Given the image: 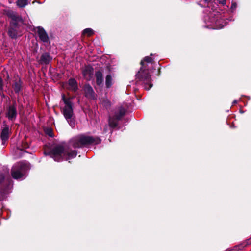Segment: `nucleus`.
Returning a JSON list of instances; mask_svg holds the SVG:
<instances>
[{"instance_id":"1","label":"nucleus","mask_w":251,"mask_h":251,"mask_svg":"<svg viewBox=\"0 0 251 251\" xmlns=\"http://www.w3.org/2000/svg\"><path fill=\"white\" fill-rule=\"evenodd\" d=\"M101 139L98 137L86 136L84 134L78 135L71 139L69 143L68 147L62 146L55 147L50 151V154L55 161H62L63 160H68L74 158L77 155V151L72 150L71 148H79L90 145L100 144Z\"/></svg>"},{"instance_id":"2","label":"nucleus","mask_w":251,"mask_h":251,"mask_svg":"<svg viewBox=\"0 0 251 251\" xmlns=\"http://www.w3.org/2000/svg\"><path fill=\"white\" fill-rule=\"evenodd\" d=\"M197 2L201 7H205L208 8H211L208 15L205 17L206 23L211 28L219 29L226 26L228 21L233 20L232 18H226V14L220 12L216 9H214L213 2L211 0H197Z\"/></svg>"},{"instance_id":"3","label":"nucleus","mask_w":251,"mask_h":251,"mask_svg":"<svg viewBox=\"0 0 251 251\" xmlns=\"http://www.w3.org/2000/svg\"><path fill=\"white\" fill-rule=\"evenodd\" d=\"M153 59L150 56H146L141 61V67L136 74V78L146 90H149L152 86L151 77V71L149 68L152 67Z\"/></svg>"},{"instance_id":"4","label":"nucleus","mask_w":251,"mask_h":251,"mask_svg":"<svg viewBox=\"0 0 251 251\" xmlns=\"http://www.w3.org/2000/svg\"><path fill=\"white\" fill-rule=\"evenodd\" d=\"M62 100L65 104L62 108V112L69 125L72 127H74L75 118L73 109V102L70 98H66L64 95H62Z\"/></svg>"},{"instance_id":"5","label":"nucleus","mask_w":251,"mask_h":251,"mask_svg":"<svg viewBox=\"0 0 251 251\" xmlns=\"http://www.w3.org/2000/svg\"><path fill=\"white\" fill-rule=\"evenodd\" d=\"M29 169L28 162L26 161L17 162L12 168L11 176L15 179H24L26 177L27 172Z\"/></svg>"},{"instance_id":"6","label":"nucleus","mask_w":251,"mask_h":251,"mask_svg":"<svg viewBox=\"0 0 251 251\" xmlns=\"http://www.w3.org/2000/svg\"><path fill=\"white\" fill-rule=\"evenodd\" d=\"M0 201L3 200L11 192L13 182L7 174V176L0 174Z\"/></svg>"},{"instance_id":"7","label":"nucleus","mask_w":251,"mask_h":251,"mask_svg":"<svg viewBox=\"0 0 251 251\" xmlns=\"http://www.w3.org/2000/svg\"><path fill=\"white\" fill-rule=\"evenodd\" d=\"M126 109L122 107H119L114 110L113 113L110 114L109 117V126L112 128L116 127L119 121L125 115Z\"/></svg>"},{"instance_id":"8","label":"nucleus","mask_w":251,"mask_h":251,"mask_svg":"<svg viewBox=\"0 0 251 251\" xmlns=\"http://www.w3.org/2000/svg\"><path fill=\"white\" fill-rule=\"evenodd\" d=\"M6 15L11 19L10 25L12 26H17L18 23L22 21V18L19 16L17 13L11 10H8L6 11Z\"/></svg>"},{"instance_id":"9","label":"nucleus","mask_w":251,"mask_h":251,"mask_svg":"<svg viewBox=\"0 0 251 251\" xmlns=\"http://www.w3.org/2000/svg\"><path fill=\"white\" fill-rule=\"evenodd\" d=\"M37 32L41 41L44 43H48L49 42V38L48 35L43 27H38Z\"/></svg>"},{"instance_id":"10","label":"nucleus","mask_w":251,"mask_h":251,"mask_svg":"<svg viewBox=\"0 0 251 251\" xmlns=\"http://www.w3.org/2000/svg\"><path fill=\"white\" fill-rule=\"evenodd\" d=\"M6 116L9 120L12 121L15 119L17 116V110L15 105H11L8 107Z\"/></svg>"},{"instance_id":"11","label":"nucleus","mask_w":251,"mask_h":251,"mask_svg":"<svg viewBox=\"0 0 251 251\" xmlns=\"http://www.w3.org/2000/svg\"><path fill=\"white\" fill-rule=\"evenodd\" d=\"M93 69L90 66H86L82 71V74L84 78L90 80L92 77Z\"/></svg>"},{"instance_id":"12","label":"nucleus","mask_w":251,"mask_h":251,"mask_svg":"<svg viewBox=\"0 0 251 251\" xmlns=\"http://www.w3.org/2000/svg\"><path fill=\"white\" fill-rule=\"evenodd\" d=\"M66 88L70 90L76 92L78 89L77 81L74 78H70L67 83Z\"/></svg>"},{"instance_id":"13","label":"nucleus","mask_w":251,"mask_h":251,"mask_svg":"<svg viewBox=\"0 0 251 251\" xmlns=\"http://www.w3.org/2000/svg\"><path fill=\"white\" fill-rule=\"evenodd\" d=\"M9 127L8 126H5L2 129L0 134V138L2 141L3 144L9 138Z\"/></svg>"},{"instance_id":"14","label":"nucleus","mask_w":251,"mask_h":251,"mask_svg":"<svg viewBox=\"0 0 251 251\" xmlns=\"http://www.w3.org/2000/svg\"><path fill=\"white\" fill-rule=\"evenodd\" d=\"M84 91L85 93V96L89 98L94 99L95 98V92L92 88V87L89 85H87L85 86Z\"/></svg>"},{"instance_id":"15","label":"nucleus","mask_w":251,"mask_h":251,"mask_svg":"<svg viewBox=\"0 0 251 251\" xmlns=\"http://www.w3.org/2000/svg\"><path fill=\"white\" fill-rule=\"evenodd\" d=\"M12 88L15 93L19 94L22 89L21 81L20 79L15 80L12 85Z\"/></svg>"},{"instance_id":"16","label":"nucleus","mask_w":251,"mask_h":251,"mask_svg":"<svg viewBox=\"0 0 251 251\" xmlns=\"http://www.w3.org/2000/svg\"><path fill=\"white\" fill-rule=\"evenodd\" d=\"M51 59L52 58L50 56V55L47 53H45L41 55L40 58V63L41 64H48L50 63Z\"/></svg>"},{"instance_id":"17","label":"nucleus","mask_w":251,"mask_h":251,"mask_svg":"<svg viewBox=\"0 0 251 251\" xmlns=\"http://www.w3.org/2000/svg\"><path fill=\"white\" fill-rule=\"evenodd\" d=\"M95 76L96 78L97 84L99 86H100L102 84L103 82V77L102 73L100 71H98L96 73Z\"/></svg>"},{"instance_id":"18","label":"nucleus","mask_w":251,"mask_h":251,"mask_svg":"<svg viewBox=\"0 0 251 251\" xmlns=\"http://www.w3.org/2000/svg\"><path fill=\"white\" fill-rule=\"evenodd\" d=\"M17 26L18 25L15 27L10 25V27L8 30V35L12 38H15L17 36V32L16 30Z\"/></svg>"},{"instance_id":"19","label":"nucleus","mask_w":251,"mask_h":251,"mask_svg":"<svg viewBox=\"0 0 251 251\" xmlns=\"http://www.w3.org/2000/svg\"><path fill=\"white\" fill-rule=\"evenodd\" d=\"M28 0H18L17 1V5L19 7H24L28 4Z\"/></svg>"},{"instance_id":"20","label":"nucleus","mask_w":251,"mask_h":251,"mask_svg":"<svg viewBox=\"0 0 251 251\" xmlns=\"http://www.w3.org/2000/svg\"><path fill=\"white\" fill-rule=\"evenodd\" d=\"M112 77L110 75H107L106 77V86L107 88H110L112 84Z\"/></svg>"},{"instance_id":"21","label":"nucleus","mask_w":251,"mask_h":251,"mask_svg":"<svg viewBox=\"0 0 251 251\" xmlns=\"http://www.w3.org/2000/svg\"><path fill=\"white\" fill-rule=\"evenodd\" d=\"M83 34L90 36L94 34V30L91 28H86L83 30Z\"/></svg>"},{"instance_id":"22","label":"nucleus","mask_w":251,"mask_h":251,"mask_svg":"<svg viewBox=\"0 0 251 251\" xmlns=\"http://www.w3.org/2000/svg\"><path fill=\"white\" fill-rule=\"evenodd\" d=\"M101 104L103 106L108 109L111 105L110 102L108 100H104L101 101Z\"/></svg>"},{"instance_id":"23","label":"nucleus","mask_w":251,"mask_h":251,"mask_svg":"<svg viewBox=\"0 0 251 251\" xmlns=\"http://www.w3.org/2000/svg\"><path fill=\"white\" fill-rule=\"evenodd\" d=\"M45 133L49 136L52 137L53 136L52 130L51 128H48L45 130Z\"/></svg>"},{"instance_id":"24","label":"nucleus","mask_w":251,"mask_h":251,"mask_svg":"<svg viewBox=\"0 0 251 251\" xmlns=\"http://www.w3.org/2000/svg\"><path fill=\"white\" fill-rule=\"evenodd\" d=\"M236 7H237V3H236V2L232 1V4H231V12H233L235 10Z\"/></svg>"},{"instance_id":"25","label":"nucleus","mask_w":251,"mask_h":251,"mask_svg":"<svg viewBox=\"0 0 251 251\" xmlns=\"http://www.w3.org/2000/svg\"><path fill=\"white\" fill-rule=\"evenodd\" d=\"M3 90V83L2 78L0 77V91H2Z\"/></svg>"},{"instance_id":"26","label":"nucleus","mask_w":251,"mask_h":251,"mask_svg":"<svg viewBox=\"0 0 251 251\" xmlns=\"http://www.w3.org/2000/svg\"><path fill=\"white\" fill-rule=\"evenodd\" d=\"M217 0L219 3L223 5H224L226 4V0Z\"/></svg>"},{"instance_id":"27","label":"nucleus","mask_w":251,"mask_h":251,"mask_svg":"<svg viewBox=\"0 0 251 251\" xmlns=\"http://www.w3.org/2000/svg\"><path fill=\"white\" fill-rule=\"evenodd\" d=\"M108 130V126H105V127L104 128V130H103V132H106Z\"/></svg>"},{"instance_id":"28","label":"nucleus","mask_w":251,"mask_h":251,"mask_svg":"<svg viewBox=\"0 0 251 251\" xmlns=\"http://www.w3.org/2000/svg\"><path fill=\"white\" fill-rule=\"evenodd\" d=\"M237 103V100H234L233 101L232 104H233H233H236Z\"/></svg>"}]
</instances>
